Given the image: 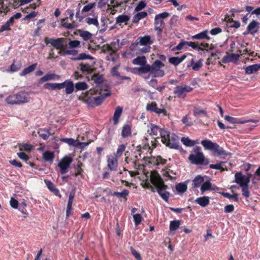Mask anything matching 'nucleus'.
<instances>
[{
    "label": "nucleus",
    "instance_id": "1",
    "mask_svg": "<svg viewBox=\"0 0 260 260\" xmlns=\"http://www.w3.org/2000/svg\"><path fill=\"white\" fill-rule=\"evenodd\" d=\"M150 181L156 187V191L161 198L166 202H168L170 195V192L166 191L168 187L165 184L159 174L155 171L152 172L150 175Z\"/></svg>",
    "mask_w": 260,
    "mask_h": 260
},
{
    "label": "nucleus",
    "instance_id": "2",
    "mask_svg": "<svg viewBox=\"0 0 260 260\" xmlns=\"http://www.w3.org/2000/svg\"><path fill=\"white\" fill-rule=\"evenodd\" d=\"M161 141L166 146L171 149L179 150L180 152L186 153L179 145V137L175 134H171L168 131H162L161 132Z\"/></svg>",
    "mask_w": 260,
    "mask_h": 260
},
{
    "label": "nucleus",
    "instance_id": "3",
    "mask_svg": "<svg viewBox=\"0 0 260 260\" xmlns=\"http://www.w3.org/2000/svg\"><path fill=\"white\" fill-rule=\"evenodd\" d=\"M188 160L191 164L197 166H207L209 163V159H206L203 153L201 152V148L198 146L191 151Z\"/></svg>",
    "mask_w": 260,
    "mask_h": 260
},
{
    "label": "nucleus",
    "instance_id": "4",
    "mask_svg": "<svg viewBox=\"0 0 260 260\" xmlns=\"http://www.w3.org/2000/svg\"><path fill=\"white\" fill-rule=\"evenodd\" d=\"M201 144L205 149L212 151L214 156L224 157L231 154V153L225 151L218 144L214 143L211 140H203L201 141Z\"/></svg>",
    "mask_w": 260,
    "mask_h": 260
},
{
    "label": "nucleus",
    "instance_id": "5",
    "mask_svg": "<svg viewBox=\"0 0 260 260\" xmlns=\"http://www.w3.org/2000/svg\"><path fill=\"white\" fill-rule=\"evenodd\" d=\"M44 42L46 45L50 44L54 48H51L49 53V56L48 59H55L58 56H56L54 53V48L56 49H63V44L62 43V39L61 38H57L56 39L54 38H49L46 37L44 39Z\"/></svg>",
    "mask_w": 260,
    "mask_h": 260
},
{
    "label": "nucleus",
    "instance_id": "6",
    "mask_svg": "<svg viewBox=\"0 0 260 260\" xmlns=\"http://www.w3.org/2000/svg\"><path fill=\"white\" fill-rule=\"evenodd\" d=\"M164 66V64L160 60H156L151 66H150V74L153 77H162L165 75L164 70L160 68Z\"/></svg>",
    "mask_w": 260,
    "mask_h": 260
},
{
    "label": "nucleus",
    "instance_id": "7",
    "mask_svg": "<svg viewBox=\"0 0 260 260\" xmlns=\"http://www.w3.org/2000/svg\"><path fill=\"white\" fill-rule=\"evenodd\" d=\"M169 15L170 14L167 12L155 15L154 18V29L155 30H157L160 32L162 31L165 25L164 19L168 17Z\"/></svg>",
    "mask_w": 260,
    "mask_h": 260
},
{
    "label": "nucleus",
    "instance_id": "8",
    "mask_svg": "<svg viewBox=\"0 0 260 260\" xmlns=\"http://www.w3.org/2000/svg\"><path fill=\"white\" fill-rule=\"evenodd\" d=\"M92 78L94 79V82L96 84V86L95 88L90 89L88 91L89 93L91 95L96 94L99 93L101 94V92H99V91L102 90L101 85L103 84L104 82L103 75H97L96 74H94L92 76Z\"/></svg>",
    "mask_w": 260,
    "mask_h": 260
},
{
    "label": "nucleus",
    "instance_id": "9",
    "mask_svg": "<svg viewBox=\"0 0 260 260\" xmlns=\"http://www.w3.org/2000/svg\"><path fill=\"white\" fill-rule=\"evenodd\" d=\"M72 161L73 158L71 156H66L61 159L58 164V167L60 168V172L61 174L68 172V169Z\"/></svg>",
    "mask_w": 260,
    "mask_h": 260
},
{
    "label": "nucleus",
    "instance_id": "10",
    "mask_svg": "<svg viewBox=\"0 0 260 260\" xmlns=\"http://www.w3.org/2000/svg\"><path fill=\"white\" fill-rule=\"evenodd\" d=\"M110 95V92L104 93L100 96L96 97H90L86 100V103L89 105H92L95 106L100 105L105 98Z\"/></svg>",
    "mask_w": 260,
    "mask_h": 260
},
{
    "label": "nucleus",
    "instance_id": "11",
    "mask_svg": "<svg viewBox=\"0 0 260 260\" xmlns=\"http://www.w3.org/2000/svg\"><path fill=\"white\" fill-rule=\"evenodd\" d=\"M193 90V88L188 86H177L174 91L175 94L179 98H184L186 96V93L189 92Z\"/></svg>",
    "mask_w": 260,
    "mask_h": 260
},
{
    "label": "nucleus",
    "instance_id": "12",
    "mask_svg": "<svg viewBox=\"0 0 260 260\" xmlns=\"http://www.w3.org/2000/svg\"><path fill=\"white\" fill-rule=\"evenodd\" d=\"M238 54L230 53L226 52V54L222 58L221 61L223 63H226L231 62H236L239 59L240 55H242L241 50L238 51Z\"/></svg>",
    "mask_w": 260,
    "mask_h": 260
},
{
    "label": "nucleus",
    "instance_id": "13",
    "mask_svg": "<svg viewBox=\"0 0 260 260\" xmlns=\"http://www.w3.org/2000/svg\"><path fill=\"white\" fill-rule=\"evenodd\" d=\"M146 110L151 112H154L158 114H163L164 115H167V111L165 108L162 107V108H158L155 103H152L151 104H147L146 106Z\"/></svg>",
    "mask_w": 260,
    "mask_h": 260
},
{
    "label": "nucleus",
    "instance_id": "14",
    "mask_svg": "<svg viewBox=\"0 0 260 260\" xmlns=\"http://www.w3.org/2000/svg\"><path fill=\"white\" fill-rule=\"evenodd\" d=\"M61 89L65 88V92L67 94L72 93L75 90V86L73 82L70 80H66L61 83Z\"/></svg>",
    "mask_w": 260,
    "mask_h": 260
},
{
    "label": "nucleus",
    "instance_id": "15",
    "mask_svg": "<svg viewBox=\"0 0 260 260\" xmlns=\"http://www.w3.org/2000/svg\"><path fill=\"white\" fill-rule=\"evenodd\" d=\"M18 104L28 103L30 100L29 93L25 91H20L16 93Z\"/></svg>",
    "mask_w": 260,
    "mask_h": 260
},
{
    "label": "nucleus",
    "instance_id": "16",
    "mask_svg": "<svg viewBox=\"0 0 260 260\" xmlns=\"http://www.w3.org/2000/svg\"><path fill=\"white\" fill-rule=\"evenodd\" d=\"M143 159L145 161H147L148 164L156 166H158L159 164L165 165L167 161L166 159L162 158L160 156H158L156 159H154V158L150 159V158L146 157H144Z\"/></svg>",
    "mask_w": 260,
    "mask_h": 260
},
{
    "label": "nucleus",
    "instance_id": "17",
    "mask_svg": "<svg viewBox=\"0 0 260 260\" xmlns=\"http://www.w3.org/2000/svg\"><path fill=\"white\" fill-rule=\"evenodd\" d=\"M127 3V1H124L123 2H118L117 0H111L110 3L112 5V6H110L108 5V8L111 9L110 14H114L116 11L114 9L117 8L118 7H122L123 4H125Z\"/></svg>",
    "mask_w": 260,
    "mask_h": 260
},
{
    "label": "nucleus",
    "instance_id": "18",
    "mask_svg": "<svg viewBox=\"0 0 260 260\" xmlns=\"http://www.w3.org/2000/svg\"><path fill=\"white\" fill-rule=\"evenodd\" d=\"M225 120L228 121L230 123L232 124H243L247 122L252 121L253 122H257L258 121V120H242L240 119H238L237 118H235L231 117L229 115H226L225 117Z\"/></svg>",
    "mask_w": 260,
    "mask_h": 260
},
{
    "label": "nucleus",
    "instance_id": "19",
    "mask_svg": "<svg viewBox=\"0 0 260 260\" xmlns=\"http://www.w3.org/2000/svg\"><path fill=\"white\" fill-rule=\"evenodd\" d=\"M75 195V190L73 189L70 193L68 203L67 205V211H66V217L67 218L70 216L71 211L72 210V206L73 204V199Z\"/></svg>",
    "mask_w": 260,
    "mask_h": 260
},
{
    "label": "nucleus",
    "instance_id": "20",
    "mask_svg": "<svg viewBox=\"0 0 260 260\" xmlns=\"http://www.w3.org/2000/svg\"><path fill=\"white\" fill-rule=\"evenodd\" d=\"M108 167L111 171H115L117 167L116 157L111 155L108 158Z\"/></svg>",
    "mask_w": 260,
    "mask_h": 260
},
{
    "label": "nucleus",
    "instance_id": "21",
    "mask_svg": "<svg viewBox=\"0 0 260 260\" xmlns=\"http://www.w3.org/2000/svg\"><path fill=\"white\" fill-rule=\"evenodd\" d=\"M245 176L241 172H237L235 175L234 181L240 185L243 192V187H244Z\"/></svg>",
    "mask_w": 260,
    "mask_h": 260
},
{
    "label": "nucleus",
    "instance_id": "22",
    "mask_svg": "<svg viewBox=\"0 0 260 260\" xmlns=\"http://www.w3.org/2000/svg\"><path fill=\"white\" fill-rule=\"evenodd\" d=\"M206 176L203 177L201 175H197L192 180V186L193 188H198L202 185L204 181H205L204 178Z\"/></svg>",
    "mask_w": 260,
    "mask_h": 260
},
{
    "label": "nucleus",
    "instance_id": "23",
    "mask_svg": "<svg viewBox=\"0 0 260 260\" xmlns=\"http://www.w3.org/2000/svg\"><path fill=\"white\" fill-rule=\"evenodd\" d=\"M134 70L136 71L135 73H137L139 75L147 73L148 72L150 74V66L148 64L145 63L141 66L140 68H135Z\"/></svg>",
    "mask_w": 260,
    "mask_h": 260
},
{
    "label": "nucleus",
    "instance_id": "24",
    "mask_svg": "<svg viewBox=\"0 0 260 260\" xmlns=\"http://www.w3.org/2000/svg\"><path fill=\"white\" fill-rule=\"evenodd\" d=\"M259 23L255 21L252 20L248 25L247 30L250 31V33L252 35H254L255 33L258 31V28H257Z\"/></svg>",
    "mask_w": 260,
    "mask_h": 260
},
{
    "label": "nucleus",
    "instance_id": "25",
    "mask_svg": "<svg viewBox=\"0 0 260 260\" xmlns=\"http://www.w3.org/2000/svg\"><path fill=\"white\" fill-rule=\"evenodd\" d=\"M59 75L55 74H47L40 79L39 81V84H41L44 82L47 81L49 80H51L55 79H59Z\"/></svg>",
    "mask_w": 260,
    "mask_h": 260
},
{
    "label": "nucleus",
    "instance_id": "26",
    "mask_svg": "<svg viewBox=\"0 0 260 260\" xmlns=\"http://www.w3.org/2000/svg\"><path fill=\"white\" fill-rule=\"evenodd\" d=\"M250 178L245 176L244 187H243L242 195L245 198H248L250 196V191L249 190V183Z\"/></svg>",
    "mask_w": 260,
    "mask_h": 260
},
{
    "label": "nucleus",
    "instance_id": "27",
    "mask_svg": "<svg viewBox=\"0 0 260 260\" xmlns=\"http://www.w3.org/2000/svg\"><path fill=\"white\" fill-rule=\"evenodd\" d=\"M80 70L83 73L87 74H91L93 72L94 70L92 68L91 66L89 63H80Z\"/></svg>",
    "mask_w": 260,
    "mask_h": 260
},
{
    "label": "nucleus",
    "instance_id": "28",
    "mask_svg": "<svg viewBox=\"0 0 260 260\" xmlns=\"http://www.w3.org/2000/svg\"><path fill=\"white\" fill-rule=\"evenodd\" d=\"M45 183L51 191L53 192L56 196L61 197L59 190L55 187L54 184L51 181L45 180Z\"/></svg>",
    "mask_w": 260,
    "mask_h": 260
},
{
    "label": "nucleus",
    "instance_id": "29",
    "mask_svg": "<svg viewBox=\"0 0 260 260\" xmlns=\"http://www.w3.org/2000/svg\"><path fill=\"white\" fill-rule=\"evenodd\" d=\"M260 69V64H254L249 66L245 68L246 74H252Z\"/></svg>",
    "mask_w": 260,
    "mask_h": 260
},
{
    "label": "nucleus",
    "instance_id": "30",
    "mask_svg": "<svg viewBox=\"0 0 260 260\" xmlns=\"http://www.w3.org/2000/svg\"><path fill=\"white\" fill-rule=\"evenodd\" d=\"M195 202L199 204L201 206L205 207L209 204V197L204 196L198 198L195 200Z\"/></svg>",
    "mask_w": 260,
    "mask_h": 260
},
{
    "label": "nucleus",
    "instance_id": "31",
    "mask_svg": "<svg viewBox=\"0 0 260 260\" xmlns=\"http://www.w3.org/2000/svg\"><path fill=\"white\" fill-rule=\"evenodd\" d=\"M208 30H205L199 34L192 36L191 38L192 39L196 40L206 39L207 40H209L210 39V37L208 36Z\"/></svg>",
    "mask_w": 260,
    "mask_h": 260
},
{
    "label": "nucleus",
    "instance_id": "32",
    "mask_svg": "<svg viewBox=\"0 0 260 260\" xmlns=\"http://www.w3.org/2000/svg\"><path fill=\"white\" fill-rule=\"evenodd\" d=\"M49 131L50 128H40L38 130V134L43 139L47 140L49 136L51 135Z\"/></svg>",
    "mask_w": 260,
    "mask_h": 260
},
{
    "label": "nucleus",
    "instance_id": "33",
    "mask_svg": "<svg viewBox=\"0 0 260 260\" xmlns=\"http://www.w3.org/2000/svg\"><path fill=\"white\" fill-rule=\"evenodd\" d=\"M162 131L167 130L164 128H160L157 125L152 124L151 125V129L150 132L149 131L148 132L149 133L150 135H154L156 136L158 133H159L160 135L161 136V132H162Z\"/></svg>",
    "mask_w": 260,
    "mask_h": 260
},
{
    "label": "nucleus",
    "instance_id": "34",
    "mask_svg": "<svg viewBox=\"0 0 260 260\" xmlns=\"http://www.w3.org/2000/svg\"><path fill=\"white\" fill-rule=\"evenodd\" d=\"M45 88L48 90H60L61 89V83H47L44 85Z\"/></svg>",
    "mask_w": 260,
    "mask_h": 260
},
{
    "label": "nucleus",
    "instance_id": "35",
    "mask_svg": "<svg viewBox=\"0 0 260 260\" xmlns=\"http://www.w3.org/2000/svg\"><path fill=\"white\" fill-rule=\"evenodd\" d=\"M202 61L203 59H200L197 62H195L193 60V59H192L190 61V64L187 65V67L191 66L193 70L199 71L203 66Z\"/></svg>",
    "mask_w": 260,
    "mask_h": 260
},
{
    "label": "nucleus",
    "instance_id": "36",
    "mask_svg": "<svg viewBox=\"0 0 260 260\" xmlns=\"http://www.w3.org/2000/svg\"><path fill=\"white\" fill-rule=\"evenodd\" d=\"M129 20L130 16L126 15H120L116 18V23L120 25L122 23H124L126 25Z\"/></svg>",
    "mask_w": 260,
    "mask_h": 260
},
{
    "label": "nucleus",
    "instance_id": "37",
    "mask_svg": "<svg viewBox=\"0 0 260 260\" xmlns=\"http://www.w3.org/2000/svg\"><path fill=\"white\" fill-rule=\"evenodd\" d=\"M212 190V183L210 180L204 181L201 187V191L203 194L205 191Z\"/></svg>",
    "mask_w": 260,
    "mask_h": 260
},
{
    "label": "nucleus",
    "instance_id": "38",
    "mask_svg": "<svg viewBox=\"0 0 260 260\" xmlns=\"http://www.w3.org/2000/svg\"><path fill=\"white\" fill-rule=\"evenodd\" d=\"M122 108L121 107H117L114 112V116L113 117V120L114 121V124H116L118 122L119 118L122 113Z\"/></svg>",
    "mask_w": 260,
    "mask_h": 260
},
{
    "label": "nucleus",
    "instance_id": "39",
    "mask_svg": "<svg viewBox=\"0 0 260 260\" xmlns=\"http://www.w3.org/2000/svg\"><path fill=\"white\" fill-rule=\"evenodd\" d=\"M37 63H34L28 67L25 68L21 73L20 75L21 76H25L32 72H33L36 68Z\"/></svg>",
    "mask_w": 260,
    "mask_h": 260
},
{
    "label": "nucleus",
    "instance_id": "40",
    "mask_svg": "<svg viewBox=\"0 0 260 260\" xmlns=\"http://www.w3.org/2000/svg\"><path fill=\"white\" fill-rule=\"evenodd\" d=\"M72 60L76 61L80 60H84V59H94V57L91 56L89 54H87L85 53H82L79 54V55L76 57H73L71 58Z\"/></svg>",
    "mask_w": 260,
    "mask_h": 260
},
{
    "label": "nucleus",
    "instance_id": "41",
    "mask_svg": "<svg viewBox=\"0 0 260 260\" xmlns=\"http://www.w3.org/2000/svg\"><path fill=\"white\" fill-rule=\"evenodd\" d=\"M74 86L76 91L86 90L88 87L87 84L85 82H77Z\"/></svg>",
    "mask_w": 260,
    "mask_h": 260
},
{
    "label": "nucleus",
    "instance_id": "42",
    "mask_svg": "<svg viewBox=\"0 0 260 260\" xmlns=\"http://www.w3.org/2000/svg\"><path fill=\"white\" fill-rule=\"evenodd\" d=\"M140 40V44L143 46H148L152 43L151 38L149 36H145L141 37Z\"/></svg>",
    "mask_w": 260,
    "mask_h": 260
},
{
    "label": "nucleus",
    "instance_id": "43",
    "mask_svg": "<svg viewBox=\"0 0 260 260\" xmlns=\"http://www.w3.org/2000/svg\"><path fill=\"white\" fill-rule=\"evenodd\" d=\"M14 24L12 19H9L4 25H3L0 28V32H3L5 30H10L11 26Z\"/></svg>",
    "mask_w": 260,
    "mask_h": 260
},
{
    "label": "nucleus",
    "instance_id": "44",
    "mask_svg": "<svg viewBox=\"0 0 260 260\" xmlns=\"http://www.w3.org/2000/svg\"><path fill=\"white\" fill-rule=\"evenodd\" d=\"M129 191L127 189H124L121 192L115 191L112 193V196L114 197H117L119 198H125L127 200L126 196H128Z\"/></svg>",
    "mask_w": 260,
    "mask_h": 260
},
{
    "label": "nucleus",
    "instance_id": "45",
    "mask_svg": "<svg viewBox=\"0 0 260 260\" xmlns=\"http://www.w3.org/2000/svg\"><path fill=\"white\" fill-rule=\"evenodd\" d=\"M133 63L136 65L142 66L146 63V59L145 56H138L133 60Z\"/></svg>",
    "mask_w": 260,
    "mask_h": 260
},
{
    "label": "nucleus",
    "instance_id": "46",
    "mask_svg": "<svg viewBox=\"0 0 260 260\" xmlns=\"http://www.w3.org/2000/svg\"><path fill=\"white\" fill-rule=\"evenodd\" d=\"M61 141L66 143L70 146H77L81 144V143L73 138H63L61 140Z\"/></svg>",
    "mask_w": 260,
    "mask_h": 260
},
{
    "label": "nucleus",
    "instance_id": "47",
    "mask_svg": "<svg viewBox=\"0 0 260 260\" xmlns=\"http://www.w3.org/2000/svg\"><path fill=\"white\" fill-rule=\"evenodd\" d=\"M6 101L8 104L11 105L18 104L16 94L9 95L6 98Z\"/></svg>",
    "mask_w": 260,
    "mask_h": 260
},
{
    "label": "nucleus",
    "instance_id": "48",
    "mask_svg": "<svg viewBox=\"0 0 260 260\" xmlns=\"http://www.w3.org/2000/svg\"><path fill=\"white\" fill-rule=\"evenodd\" d=\"M54 157V154L53 152L45 151L43 153V158L46 161H52Z\"/></svg>",
    "mask_w": 260,
    "mask_h": 260
},
{
    "label": "nucleus",
    "instance_id": "49",
    "mask_svg": "<svg viewBox=\"0 0 260 260\" xmlns=\"http://www.w3.org/2000/svg\"><path fill=\"white\" fill-rule=\"evenodd\" d=\"M79 35L84 41L90 40L92 36L91 33L86 30H79Z\"/></svg>",
    "mask_w": 260,
    "mask_h": 260
},
{
    "label": "nucleus",
    "instance_id": "50",
    "mask_svg": "<svg viewBox=\"0 0 260 260\" xmlns=\"http://www.w3.org/2000/svg\"><path fill=\"white\" fill-rule=\"evenodd\" d=\"M181 222L180 220H175L171 221L170 223V230L171 231H176L179 228Z\"/></svg>",
    "mask_w": 260,
    "mask_h": 260
},
{
    "label": "nucleus",
    "instance_id": "51",
    "mask_svg": "<svg viewBox=\"0 0 260 260\" xmlns=\"http://www.w3.org/2000/svg\"><path fill=\"white\" fill-rule=\"evenodd\" d=\"M187 188V185L184 183H179L176 185V189L180 193H184L186 191Z\"/></svg>",
    "mask_w": 260,
    "mask_h": 260
},
{
    "label": "nucleus",
    "instance_id": "52",
    "mask_svg": "<svg viewBox=\"0 0 260 260\" xmlns=\"http://www.w3.org/2000/svg\"><path fill=\"white\" fill-rule=\"evenodd\" d=\"M131 134V127L128 125H125L122 129L121 136L123 138H125L129 136Z\"/></svg>",
    "mask_w": 260,
    "mask_h": 260
},
{
    "label": "nucleus",
    "instance_id": "53",
    "mask_svg": "<svg viewBox=\"0 0 260 260\" xmlns=\"http://www.w3.org/2000/svg\"><path fill=\"white\" fill-rule=\"evenodd\" d=\"M181 142L183 144L187 147H191L196 144V142L189 139L188 137H182L181 139Z\"/></svg>",
    "mask_w": 260,
    "mask_h": 260
},
{
    "label": "nucleus",
    "instance_id": "54",
    "mask_svg": "<svg viewBox=\"0 0 260 260\" xmlns=\"http://www.w3.org/2000/svg\"><path fill=\"white\" fill-rule=\"evenodd\" d=\"M188 46L191 47L193 49H196L198 51H203L206 50L207 52L209 51L208 49H204L201 47L197 43L193 42H187Z\"/></svg>",
    "mask_w": 260,
    "mask_h": 260
},
{
    "label": "nucleus",
    "instance_id": "55",
    "mask_svg": "<svg viewBox=\"0 0 260 260\" xmlns=\"http://www.w3.org/2000/svg\"><path fill=\"white\" fill-rule=\"evenodd\" d=\"M123 44L119 45V40L117 39L116 41L111 43L110 46L113 47V53L116 52Z\"/></svg>",
    "mask_w": 260,
    "mask_h": 260
},
{
    "label": "nucleus",
    "instance_id": "56",
    "mask_svg": "<svg viewBox=\"0 0 260 260\" xmlns=\"http://www.w3.org/2000/svg\"><path fill=\"white\" fill-rule=\"evenodd\" d=\"M224 162L220 161L219 163L216 164H211L209 166L210 169H216V170H220L221 172H223L225 170H227L226 169H224L221 167L222 164H224Z\"/></svg>",
    "mask_w": 260,
    "mask_h": 260
},
{
    "label": "nucleus",
    "instance_id": "57",
    "mask_svg": "<svg viewBox=\"0 0 260 260\" xmlns=\"http://www.w3.org/2000/svg\"><path fill=\"white\" fill-rule=\"evenodd\" d=\"M224 197L227 198L228 199H233L235 201H238V197L237 193H234L233 194H231L228 192H222L221 193Z\"/></svg>",
    "mask_w": 260,
    "mask_h": 260
},
{
    "label": "nucleus",
    "instance_id": "58",
    "mask_svg": "<svg viewBox=\"0 0 260 260\" xmlns=\"http://www.w3.org/2000/svg\"><path fill=\"white\" fill-rule=\"evenodd\" d=\"M170 63L172 64L175 66H178L181 63L179 57H171L169 59Z\"/></svg>",
    "mask_w": 260,
    "mask_h": 260
},
{
    "label": "nucleus",
    "instance_id": "59",
    "mask_svg": "<svg viewBox=\"0 0 260 260\" xmlns=\"http://www.w3.org/2000/svg\"><path fill=\"white\" fill-rule=\"evenodd\" d=\"M68 45L70 48H75L80 46V42L78 40L70 41L68 43Z\"/></svg>",
    "mask_w": 260,
    "mask_h": 260
},
{
    "label": "nucleus",
    "instance_id": "60",
    "mask_svg": "<svg viewBox=\"0 0 260 260\" xmlns=\"http://www.w3.org/2000/svg\"><path fill=\"white\" fill-rule=\"evenodd\" d=\"M133 218L135 221V224L136 226L138 225L142 220V215L138 213L133 214Z\"/></svg>",
    "mask_w": 260,
    "mask_h": 260
},
{
    "label": "nucleus",
    "instance_id": "61",
    "mask_svg": "<svg viewBox=\"0 0 260 260\" xmlns=\"http://www.w3.org/2000/svg\"><path fill=\"white\" fill-rule=\"evenodd\" d=\"M86 22L89 25L93 24L96 26H98L99 25V22L96 18L88 17L86 18Z\"/></svg>",
    "mask_w": 260,
    "mask_h": 260
},
{
    "label": "nucleus",
    "instance_id": "62",
    "mask_svg": "<svg viewBox=\"0 0 260 260\" xmlns=\"http://www.w3.org/2000/svg\"><path fill=\"white\" fill-rule=\"evenodd\" d=\"M193 114L194 116H197L201 114H204L205 116L207 117L206 111L205 110H200L197 108L193 109Z\"/></svg>",
    "mask_w": 260,
    "mask_h": 260
},
{
    "label": "nucleus",
    "instance_id": "63",
    "mask_svg": "<svg viewBox=\"0 0 260 260\" xmlns=\"http://www.w3.org/2000/svg\"><path fill=\"white\" fill-rule=\"evenodd\" d=\"M32 145L28 144H21L19 145L20 150L22 151L23 150L26 151H30L32 149Z\"/></svg>",
    "mask_w": 260,
    "mask_h": 260
},
{
    "label": "nucleus",
    "instance_id": "64",
    "mask_svg": "<svg viewBox=\"0 0 260 260\" xmlns=\"http://www.w3.org/2000/svg\"><path fill=\"white\" fill-rule=\"evenodd\" d=\"M125 149V146L124 144H121L119 146L116 153L115 157H120Z\"/></svg>",
    "mask_w": 260,
    "mask_h": 260
}]
</instances>
